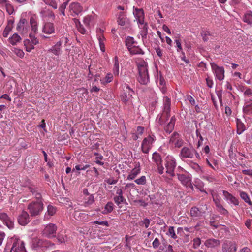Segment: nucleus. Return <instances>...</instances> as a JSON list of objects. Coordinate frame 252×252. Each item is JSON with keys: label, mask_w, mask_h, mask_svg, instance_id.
<instances>
[{"label": "nucleus", "mask_w": 252, "mask_h": 252, "mask_svg": "<svg viewBox=\"0 0 252 252\" xmlns=\"http://www.w3.org/2000/svg\"><path fill=\"white\" fill-rule=\"evenodd\" d=\"M147 63L144 62L138 65V81L142 85H147L149 82V77L148 73Z\"/></svg>", "instance_id": "nucleus-1"}, {"label": "nucleus", "mask_w": 252, "mask_h": 252, "mask_svg": "<svg viewBox=\"0 0 252 252\" xmlns=\"http://www.w3.org/2000/svg\"><path fill=\"white\" fill-rule=\"evenodd\" d=\"M171 101L168 97H166L164 103V110L161 115H158L157 120L158 119L160 125H163L170 116Z\"/></svg>", "instance_id": "nucleus-2"}, {"label": "nucleus", "mask_w": 252, "mask_h": 252, "mask_svg": "<svg viewBox=\"0 0 252 252\" xmlns=\"http://www.w3.org/2000/svg\"><path fill=\"white\" fill-rule=\"evenodd\" d=\"M28 208L32 216H36L39 215L42 212L43 209V204L42 201L32 202L29 204Z\"/></svg>", "instance_id": "nucleus-3"}, {"label": "nucleus", "mask_w": 252, "mask_h": 252, "mask_svg": "<svg viewBox=\"0 0 252 252\" xmlns=\"http://www.w3.org/2000/svg\"><path fill=\"white\" fill-rule=\"evenodd\" d=\"M237 246L235 242L225 240L222 245V252H236Z\"/></svg>", "instance_id": "nucleus-4"}, {"label": "nucleus", "mask_w": 252, "mask_h": 252, "mask_svg": "<svg viewBox=\"0 0 252 252\" xmlns=\"http://www.w3.org/2000/svg\"><path fill=\"white\" fill-rule=\"evenodd\" d=\"M57 227L54 224L50 223L47 225L43 230V234L48 238L56 236Z\"/></svg>", "instance_id": "nucleus-5"}, {"label": "nucleus", "mask_w": 252, "mask_h": 252, "mask_svg": "<svg viewBox=\"0 0 252 252\" xmlns=\"http://www.w3.org/2000/svg\"><path fill=\"white\" fill-rule=\"evenodd\" d=\"M134 94V92L126 84V89L124 90V93L122 95V100L125 102H127L132 97Z\"/></svg>", "instance_id": "nucleus-6"}, {"label": "nucleus", "mask_w": 252, "mask_h": 252, "mask_svg": "<svg viewBox=\"0 0 252 252\" xmlns=\"http://www.w3.org/2000/svg\"><path fill=\"white\" fill-rule=\"evenodd\" d=\"M29 221L30 217L29 214L27 212L23 211L21 214L18 216V223L21 225L25 226L27 224Z\"/></svg>", "instance_id": "nucleus-7"}, {"label": "nucleus", "mask_w": 252, "mask_h": 252, "mask_svg": "<svg viewBox=\"0 0 252 252\" xmlns=\"http://www.w3.org/2000/svg\"><path fill=\"white\" fill-rule=\"evenodd\" d=\"M178 179L182 182V183L187 187H189L193 189V187L191 184V178L184 174H179L178 176Z\"/></svg>", "instance_id": "nucleus-8"}, {"label": "nucleus", "mask_w": 252, "mask_h": 252, "mask_svg": "<svg viewBox=\"0 0 252 252\" xmlns=\"http://www.w3.org/2000/svg\"><path fill=\"white\" fill-rule=\"evenodd\" d=\"M133 14L135 15L136 19L137 20L139 24H144V13L143 10L142 8H134Z\"/></svg>", "instance_id": "nucleus-9"}, {"label": "nucleus", "mask_w": 252, "mask_h": 252, "mask_svg": "<svg viewBox=\"0 0 252 252\" xmlns=\"http://www.w3.org/2000/svg\"><path fill=\"white\" fill-rule=\"evenodd\" d=\"M195 150L193 148L189 149L188 147H184L182 148L181 154L184 158H192Z\"/></svg>", "instance_id": "nucleus-10"}, {"label": "nucleus", "mask_w": 252, "mask_h": 252, "mask_svg": "<svg viewBox=\"0 0 252 252\" xmlns=\"http://www.w3.org/2000/svg\"><path fill=\"white\" fill-rule=\"evenodd\" d=\"M220 244L219 240L215 239H209L205 241L204 244L208 248H215L219 246Z\"/></svg>", "instance_id": "nucleus-11"}, {"label": "nucleus", "mask_w": 252, "mask_h": 252, "mask_svg": "<svg viewBox=\"0 0 252 252\" xmlns=\"http://www.w3.org/2000/svg\"><path fill=\"white\" fill-rule=\"evenodd\" d=\"M140 164L138 163L136 164L135 167L131 171L130 173L127 177V180H133L136 176L140 173Z\"/></svg>", "instance_id": "nucleus-12"}, {"label": "nucleus", "mask_w": 252, "mask_h": 252, "mask_svg": "<svg viewBox=\"0 0 252 252\" xmlns=\"http://www.w3.org/2000/svg\"><path fill=\"white\" fill-rule=\"evenodd\" d=\"M44 245V242L42 240L36 239L33 240L32 248L34 250L39 251Z\"/></svg>", "instance_id": "nucleus-13"}, {"label": "nucleus", "mask_w": 252, "mask_h": 252, "mask_svg": "<svg viewBox=\"0 0 252 252\" xmlns=\"http://www.w3.org/2000/svg\"><path fill=\"white\" fill-rule=\"evenodd\" d=\"M69 9L75 14L78 15L82 11L83 8L78 3L72 2L69 5Z\"/></svg>", "instance_id": "nucleus-14"}, {"label": "nucleus", "mask_w": 252, "mask_h": 252, "mask_svg": "<svg viewBox=\"0 0 252 252\" xmlns=\"http://www.w3.org/2000/svg\"><path fill=\"white\" fill-rule=\"evenodd\" d=\"M42 31L45 33L51 34L54 32L55 28L53 23L48 22L45 23L43 28Z\"/></svg>", "instance_id": "nucleus-15"}, {"label": "nucleus", "mask_w": 252, "mask_h": 252, "mask_svg": "<svg viewBox=\"0 0 252 252\" xmlns=\"http://www.w3.org/2000/svg\"><path fill=\"white\" fill-rule=\"evenodd\" d=\"M223 194L225 198L228 200H230V201L232 204L235 205H239L238 200L235 197L233 196L231 194L225 190L223 191Z\"/></svg>", "instance_id": "nucleus-16"}, {"label": "nucleus", "mask_w": 252, "mask_h": 252, "mask_svg": "<svg viewBox=\"0 0 252 252\" xmlns=\"http://www.w3.org/2000/svg\"><path fill=\"white\" fill-rule=\"evenodd\" d=\"M176 163L173 161H167L166 164H165V166L167 169L166 172L168 174H170L172 176L174 175V170L176 167Z\"/></svg>", "instance_id": "nucleus-17"}, {"label": "nucleus", "mask_w": 252, "mask_h": 252, "mask_svg": "<svg viewBox=\"0 0 252 252\" xmlns=\"http://www.w3.org/2000/svg\"><path fill=\"white\" fill-rule=\"evenodd\" d=\"M216 206L217 207L218 211L222 215H228V212L226 210L222 205L220 203L219 200L214 199Z\"/></svg>", "instance_id": "nucleus-18"}, {"label": "nucleus", "mask_w": 252, "mask_h": 252, "mask_svg": "<svg viewBox=\"0 0 252 252\" xmlns=\"http://www.w3.org/2000/svg\"><path fill=\"white\" fill-rule=\"evenodd\" d=\"M128 51L130 54H144V51L139 47L136 46H133L132 48H128Z\"/></svg>", "instance_id": "nucleus-19"}, {"label": "nucleus", "mask_w": 252, "mask_h": 252, "mask_svg": "<svg viewBox=\"0 0 252 252\" xmlns=\"http://www.w3.org/2000/svg\"><path fill=\"white\" fill-rule=\"evenodd\" d=\"M218 80L220 81H221L223 79L224 77V69L223 67H220L216 70L215 72H214Z\"/></svg>", "instance_id": "nucleus-20"}, {"label": "nucleus", "mask_w": 252, "mask_h": 252, "mask_svg": "<svg viewBox=\"0 0 252 252\" xmlns=\"http://www.w3.org/2000/svg\"><path fill=\"white\" fill-rule=\"evenodd\" d=\"M152 159L158 166L161 164L162 159L161 156L158 152H155L153 154Z\"/></svg>", "instance_id": "nucleus-21"}, {"label": "nucleus", "mask_w": 252, "mask_h": 252, "mask_svg": "<svg viewBox=\"0 0 252 252\" xmlns=\"http://www.w3.org/2000/svg\"><path fill=\"white\" fill-rule=\"evenodd\" d=\"M127 20L126 16L123 12H120L118 18V23L121 26H124L127 23Z\"/></svg>", "instance_id": "nucleus-22"}, {"label": "nucleus", "mask_w": 252, "mask_h": 252, "mask_svg": "<svg viewBox=\"0 0 252 252\" xmlns=\"http://www.w3.org/2000/svg\"><path fill=\"white\" fill-rule=\"evenodd\" d=\"M243 21L248 24H252V13L251 11H249L245 14Z\"/></svg>", "instance_id": "nucleus-23"}, {"label": "nucleus", "mask_w": 252, "mask_h": 252, "mask_svg": "<svg viewBox=\"0 0 252 252\" xmlns=\"http://www.w3.org/2000/svg\"><path fill=\"white\" fill-rule=\"evenodd\" d=\"M190 213L192 217H199L202 215L201 212L196 207L191 208Z\"/></svg>", "instance_id": "nucleus-24"}, {"label": "nucleus", "mask_w": 252, "mask_h": 252, "mask_svg": "<svg viewBox=\"0 0 252 252\" xmlns=\"http://www.w3.org/2000/svg\"><path fill=\"white\" fill-rule=\"evenodd\" d=\"M61 44V41L58 42L51 49V52L56 55H59Z\"/></svg>", "instance_id": "nucleus-25"}, {"label": "nucleus", "mask_w": 252, "mask_h": 252, "mask_svg": "<svg viewBox=\"0 0 252 252\" xmlns=\"http://www.w3.org/2000/svg\"><path fill=\"white\" fill-rule=\"evenodd\" d=\"M240 197L241 198L245 201V202L247 203L249 205H252V203L250 199V198L247 193L245 192L242 191L240 192Z\"/></svg>", "instance_id": "nucleus-26"}, {"label": "nucleus", "mask_w": 252, "mask_h": 252, "mask_svg": "<svg viewBox=\"0 0 252 252\" xmlns=\"http://www.w3.org/2000/svg\"><path fill=\"white\" fill-rule=\"evenodd\" d=\"M113 209V203L111 201L108 202L105 206V211H106V212L103 211V214L111 213Z\"/></svg>", "instance_id": "nucleus-27"}, {"label": "nucleus", "mask_w": 252, "mask_h": 252, "mask_svg": "<svg viewBox=\"0 0 252 252\" xmlns=\"http://www.w3.org/2000/svg\"><path fill=\"white\" fill-rule=\"evenodd\" d=\"M21 39L20 36L17 34L14 33L13 36L9 38V42L12 45H15L17 42H19Z\"/></svg>", "instance_id": "nucleus-28"}, {"label": "nucleus", "mask_w": 252, "mask_h": 252, "mask_svg": "<svg viewBox=\"0 0 252 252\" xmlns=\"http://www.w3.org/2000/svg\"><path fill=\"white\" fill-rule=\"evenodd\" d=\"M237 133L240 134L245 130V125L239 119L237 120Z\"/></svg>", "instance_id": "nucleus-29"}, {"label": "nucleus", "mask_w": 252, "mask_h": 252, "mask_svg": "<svg viewBox=\"0 0 252 252\" xmlns=\"http://www.w3.org/2000/svg\"><path fill=\"white\" fill-rule=\"evenodd\" d=\"M154 141V139L153 137H152L150 135H149L147 137L145 138L142 141V145H147L150 146V144H151L153 141Z\"/></svg>", "instance_id": "nucleus-30"}, {"label": "nucleus", "mask_w": 252, "mask_h": 252, "mask_svg": "<svg viewBox=\"0 0 252 252\" xmlns=\"http://www.w3.org/2000/svg\"><path fill=\"white\" fill-rule=\"evenodd\" d=\"M114 201L115 203H116L118 206H119V205L122 203H126V200L123 196H120L118 195L114 197Z\"/></svg>", "instance_id": "nucleus-31"}, {"label": "nucleus", "mask_w": 252, "mask_h": 252, "mask_svg": "<svg viewBox=\"0 0 252 252\" xmlns=\"http://www.w3.org/2000/svg\"><path fill=\"white\" fill-rule=\"evenodd\" d=\"M134 38L130 36H128L126 39V45L127 49L128 48H132V45L134 43Z\"/></svg>", "instance_id": "nucleus-32"}, {"label": "nucleus", "mask_w": 252, "mask_h": 252, "mask_svg": "<svg viewBox=\"0 0 252 252\" xmlns=\"http://www.w3.org/2000/svg\"><path fill=\"white\" fill-rule=\"evenodd\" d=\"M47 212L49 215L53 216L56 212V208L51 205H49L47 207Z\"/></svg>", "instance_id": "nucleus-33"}, {"label": "nucleus", "mask_w": 252, "mask_h": 252, "mask_svg": "<svg viewBox=\"0 0 252 252\" xmlns=\"http://www.w3.org/2000/svg\"><path fill=\"white\" fill-rule=\"evenodd\" d=\"M44 2L54 9L57 8V4L56 2L54 0H44Z\"/></svg>", "instance_id": "nucleus-34"}, {"label": "nucleus", "mask_w": 252, "mask_h": 252, "mask_svg": "<svg viewBox=\"0 0 252 252\" xmlns=\"http://www.w3.org/2000/svg\"><path fill=\"white\" fill-rule=\"evenodd\" d=\"M174 125L172 123H169L167 125L165 126L164 130L167 133H170L174 129Z\"/></svg>", "instance_id": "nucleus-35"}, {"label": "nucleus", "mask_w": 252, "mask_h": 252, "mask_svg": "<svg viewBox=\"0 0 252 252\" xmlns=\"http://www.w3.org/2000/svg\"><path fill=\"white\" fill-rule=\"evenodd\" d=\"M26 22L27 21L25 19H21L17 25V30L20 31Z\"/></svg>", "instance_id": "nucleus-36"}, {"label": "nucleus", "mask_w": 252, "mask_h": 252, "mask_svg": "<svg viewBox=\"0 0 252 252\" xmlns=\"http://www.w3.org/2000/svg\"><path fill=\"white\" fill-rule=\"evenodd\" d=\"M134 182L138 185H144L146 183V177L142 176L140 178L135 180Z\"/></svg>", "instance_id": "nucleus-37"}, {"label": "nucleus", "mask_w": 252, "mask_h": 252, "mask_svg": "<svg viewBox=\"0 0 252 252\" xmlns=\"http://www.w3.org/2000/svg\"><path fill=\"white\" fill-rule=\"evenodd\" d=\"M150 220L148 218H145L143 220H141L139 224L140 225L142 226L143 225H145V227L147 228L149 227L150 225Z\"/></svg>", "instance_id": "nucleus-38"}, {"label": "nucleus", "mask_w": 252, "mask_h": 252, "mask_svg": "<svg viewBox=\"0 0 252 252\" xmlns=\"http://www.w3.org/2000/svg\"><path fill=\"white\" fill-rule=\"evenodd\" d=\"M29 37L31 40V41L33 44L36 45L38 44V40L36 37H35V35L33 34L32 33H31L29 34Z\"/></svg>", "instance_id": "nucleus-39"}, {"label": "nucleus", "mask_w": 252, "mask_h": 252, "mask_svg": "<svg viewBox=\"0 0 252 252\" xmlns=\"http://www.w3.org/2000/svg\"><path fill=\"white\" fill-rule=\"evenodd\" d=\"M12 26H6L3 32V36L4 37L8 36L9 32L11 31Z\"/></svg>", "instance_id": "nucleus-40"}, {"label": "nucleus", "mask_w": 252, "mask_h": 252, "mask_svg": "<svg viewBox=\"0 0 252 252\" xmlns=\"http://www.w3.org/2000/svg\"><path fill=\"white\" fill-rule=\"evenodd\" d=\"M68 1L63 2L59 7V10L63 15H65L64 10L67 5Z\"/></svg>", "instance_id": "nucleus-41"}, {"label": "nucleus", "mask_w": 252, "mask_h": 252, "mask_svg": "<svg viewBox=\"0 0 252 252\" xmlns=\"http://www.w3.org/2000/svg\"><path fill=\"white\" fill-rule=\"evenodd\" d=\"M4 223L9 229H12L14 227V222L10 218Z\"/></svg>", "instance_id": "nucleus-42"}, {"label": "nucleus", "mask_w": 252, "mask_h": 252, "mask_svg": "<svg viewBox=\"0 0 252 252\" xmlns=\"http://www.w3.org/2000/svg\"><path fill=\"white\" fill-rule=\"evenodd\" d=\"M168 233L171 235V238L176 239L177 238V235L175 234L174 227L170 226L168 229Z\"/></svg>", "instance_id": "nucleus-43"}, {"label": "nucleus", "mask_w": 252, "mask_h": 252, "mask_svg": "<svg viewBox=\"0 0 252 252\" xmlns=\"http://www.w3.org/2000/svg\"><path fill=\"white\" fill-rule=\"evenodd\" d=\"M5 6L8 14L9 15L12 14L14 11L13 7L9 2L7 4H6Z\"/></svg>", "instance_id": "nucleus-44"}, {"label": "nucleus", "mask_w": 252, "mask_h": 252, "mask_svg": "<svg viewBox=\"0 0 252 252\" xmlns=\"http://www.w3.org/2000/svg\"><path fill=\"white\" fill-rule=\"evenodd\" d=\"M243 112L245 113H248L251 110H252V102L249 104L246 105L243 107Z\"/></svg>", "instance_id": "nucleus-45"}, {"label": "nucleus", "mask_w": 252, "mask_h": 252, "mask_svg": "<svg viewBox=\"0 0 252 252\" xmlns=\"http://www.w3.org/2000/svg\"><path fill=\"white\" fill-rule=\"evenodd\" d=\"M201 240L199 238H196L193 240V247L196 248L200 246Z\"/></svg>", "instance_id": "nucleus-46"}, {"label": "nucleus", "mask_w": 252, "mask_h": 252, "mask_svg": "<svg viewBox=\"0 0 252 252\" xmlns=\"http://www.w3.org/2000/svg\"><path fill=\"white\" fill-rule=\"evenodd\" d=\"M9 217L5 213H0V219L1 220L4 222L7 221Z\"/></svg>", "instance_id": "nucleus-47"}, {"label": "nucleus", "mask_w": 252, "mask_h": 252, "mask_svg": "<svg viewBox=\"0 0 252 252\" xmlns=\"http://www.w3.org/2000/svg\"><path fill=\"white\" fill-rule=\"evenodd\" d=\"M99 42L101 51L103 52H104L105 51L104 43L103 42L102 39L100 37L99 38Z\"/></svg>", "instance_id": "nucleus-48"}, {"label": "nucleus", "mask_w": 252, "mask_h": 252, "mask_svg": "<svg viewBox=\"0 0 252 252\" xmlns=\"http://www.w3.org/2000/svg\"><path fill=\"white\" fill-rule=\"evenodd\" d=\"M103 158V157L102 155H100L98 157H96L95 159V162L100 165H103L104 164V162L101 161L100 160H102Z\"/></svg>", "instance_id": "nucleus-49"}, {"label": "nucleus", "mask_w": 252, "mask_h": 252, "mask_svg": "<svg viewBox=\"0 0 252 252\" xmlns=\"http://www.w3.org/2000/svg\"><path fill=\"white\" fill-rule=\"evenodd\" d=\"M79 32L81 33V34H85V32H86V30L85 29V28L83 27V25L80 23V24H78V27H77Z\"/></svg>", "instance_id": "nucleus-50"}, {"label": "nucleus", "mask_w": 252, "mask_h": 252, "mask_svg": "<svg viewBox=\"0 0 252 252\" xmlns=\"http://www.w3.org/2000/svg\"><path fill=\"white\" fill-rule=\"evenodd\" d=\"M91 67V66L89 68V72L88 75V78L89 80L91 79L92 78V77L94 75V69L93 67Z\"/></svg>", "instance_id": "nucleus-51"}, {"label": "nucleus", "mask_w": 252, "mask_h": 252, "mask_svg": "<svg viewBox=\"0 0 252 252\" xmlns=\"http://www.w3.org/2000/svg\"><path fill=\"white\" fill-rule=\"evenodd\" d=\"M210 35V33L209 32H203V33H201V36H202L203 40L204 41H207L208 40V36Z\"/></svg>", "instance_id": "nucleus-52"}, {"label": "nucleus", "mask_w": 252, "mask_h": 252, "mask_svg": "<svg viewBox=\"0 0 252 252\" xmlns=\"http://www.w3.org/2000/svg\"><path fill=\"white\" fill-rule=\"evenodd\" d=\"M159 244H160V242H159V239L158 238H156L155 239V240H154L153 244H152L153 247L154 248H158L159 246Z\"/></svg>", "instance_id": "nucleus-53"}, {"label": "nucleus", "mask_w": 252, "mask_h": 252, "mask_svg": "<svg viewBox=\"0 0 252 252\" xmlns=\"http://www.w3.org/2000/svg\"><path fill=\"white\" fill-rule=\"evenodd\" d=\"M150 148V146L142 144V151L144 153H148Z\"/></svg>", "instance_id": "nucleus-54"}, {"label": "nucleus", "mask_w": 252, "mask_h": 252, "mask_svg": "<svg viewBox=\"0 0 252 252\" xmlns=\"http://www.w3.org/2000/svg\"><path fill=\"white\" fill-rule=\"evenodd\" d=\"M94 223H95V224H97L104 225L106 226H109L108 222L107 221H99L98 220H96Z\"/></svg>", "instance_id": "nucleus-55"}, {"label": "nucleus", "mask_w": 252, "mask_h": 252, "mask_svg": "<svg viewBox=\"0 0 252 252\" xmlns=\"http://www.w3.org/2000/svg\"><path fill=\"white\" fill-rule=\"evenodd\" d=\"M175 42H176V45L178 47L177 51L179 52V51H181L182 50V48L181 43L180 41L178 39H176L175 40Z\"/></svg>", "instance_id": "nucleus-56"}, {"label": "nucleus", "mask_w": 252, "mask_h": 252, "mask_svg": "<svg viewBox=\"0 0 252 252\" xmlns=\"http://www.w3.org/2000/svg\"><path fill=\"white\" fill-rule=\"evenodd\" d=\"M206 84H207V86L209 87V88H212V85L213 84V82L212 80L210 79L209 78H207L206 79Z\"/></svg>", "instance_id": "nucleus-57"}, {"label": "nucleus", "mask_w": 252, "mask_h": 252, "mask_svg": "<svg viewBox=\"0 0 252 252\" xmlns=\"http://www.w3.org/2000/svg\"><path fill=\"white\" fill-rule=\"evenodd\" d=\"M210 64H211V68H212V70H214V72H215L216 70H218V69L220 67L218 66L214 62L210 63Z\"/></svg>", "instance_id": "nucleus-58"}, {"label": "nucleus", "mask_w": 252, "mask_h": 252, "mask_svg": "<svg viewBox=\"0 0 252 252\" xmlns=\"http://www.w3.org/2000/svg\"><path fill=\"white\" fill-rule=\"evenodd\" d=\"M78 231L79 232V233L80 234H87V232L88 231V229L86 228V229H84V228H79L77 229Z\"/></svg>", "instance_id": "nucleus-59"}, {"label": "nucleus", "mask_w": 252, "mask_h": 252, "mask_svg": "<svg viewBox=\"0 0 252 252\" xmlns=\"http://www.w3.org/2000/svg\"><path fill=\"white\" fill-rule=\"evenodd\" d=\"M143 29L144 34V35L142 36V37H144V36H146L147 35L148 32V25L146 23L144 24Z\"/></svg>", "instance_id": "nucleus-60"}, {"label": "nucleus", "mask_w": 252, "mask_h": 252, "mask_svg": "<svg viewBox=\"0 0 252 252\" xmlns=\"http://www.w3.org/2000/svg\"><path fill=\"white\" fill-rule=\"evenodd\" d=\"M90 20L91 17L87 16L84 18L83 22L86 25H89Z\"/></svg>", "instance_id": "nucleus-61"}, {"label": "nucleus", "mask_w": 252, "mask_h": 252, "mask_svg": "<svg viewBox=\"0 0 252 252\" xmlns=\"http://www.w3.org/2000/svg\"><path fill=\"white\" fill-rule=\"evenodd\" d=\"M119 64H114V73L116 75H118L119 74Z\"/></svg>", "instance_id": "nucleus-62"}, {"label": "nucleus", "mask_w": 252, "mask_h": 252, "mask_svg": "<svg viewBox=\"0 0 252 252\" xmlns=\"http://www.w3.org/2000/svg\"><path fill=\"white\" fill-rule=\"evenodd\" d=\"M30 24H31V27H34V26L37 25V23H36V21L32 17L30 19Z\"/></svg>", "instance_id": "nucleus-63"}, {"label": "nucleus", "mask_w": 252, "mask_h": 252, "mask_svg": "<svg viewBox=\"0 0 252 252\" xmlns=\"http://www.w3.org/2000/svg\"><path fill=\"white\" fill-rule=\"evenodd\" d=\"M30 24H31V27H34V26L37 25V23H36V21L32 17L30 19Z\"/></svg>", "instance_id": "nucleus-64"}]
</instances>
